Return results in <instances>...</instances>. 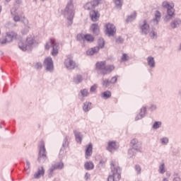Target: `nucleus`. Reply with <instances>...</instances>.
I'll list each match as a JSON object with an SVG mask.
<instances>
[{
  "label": "nucleus",
  "instance_id": "nucleus-43",
  "mask_svg": "<svg viewBox=\"0 0 181 181\" xmlns=\"http://www.w3.org/2000/svg\"><path fill=\"white\" fill-rule=\"evenodd\" d=\"M150 37H151V39H155L156 38V33H155V31H151L150 33Z\"/></svg>",
  "mask_w": 181,
  "mask_h": 181
},
{
  "label": "nucleus",
  "instance_id": "nucleus-23",
  "mask_svg": "<svg viewBox=\"0 0 181 181\" xmlns=\"http://www.w3.org/2000/svg\"><path fill=\"white\" fill-rule=\"evenodd\" d=\"M160 12L159 11H156L155 13V18L153 20V22H154V25H158L159 23V21H160Z\"/></svg>",
  "mask_w": 181,
  "mask_h": 181
},
{
  "label": "nucleus",
  "instance_id": "nucleus-41",
  "mask_svg": "<svg viewBox=\"0 0 181 181\" xmlns=\"http://www.w3.org/2000/svg\"><path fill=\"white\" fill-rule=\"evenodd\" d=\"M43 66L42 65V63L40 62H37L35 65V69H37V70H40Z\"/></svg>",
  "mask_w": 181,
  "mask_h": 181
},
{
  "label": "nucleus",
  "instance_id": "nucleus-6",
  "mask_svg": "<svg viewBox=\"0 0 181 181\" xmlns=\"http://www.w3.org/2000/svg\"><path fill=\"white\" fill-rule=\"evenodd\" d=\"M36 43V40L34 35H29L25 41V45H22V44H19V48L23 50V52H26L28 49H30L32 47V45H35Z\"/></svg>",
  "mask_w": 181,
  "mask_h": 181
},
{
  "label": "nucleus",
  "instance_id": "nucleus-8",
  "mask_svg": "<svg viewBox=\"0 0 181 181\" xmlns=\"http://www.w3.org/2000/svg\"><path fill=\"white\" fill-rule=\"evenodd\" d=\"M103 4V0H92L90 2L86 3L83 8L86 11H94L96 6H98L100 4Z\"/></svg>",
  "mask_w": 181,
  "mask_h": 181
},
{
  "label": "nucleus",
  "instance_id": "nucleus-46",
  "mask_svg": "<svg viewBox=\"0 0 181 181\" xmlns=\"http://www.w3.org/2000/svg\"><path fill=\"white\" fill-rule=\"evenodd\" d=\"M124 42V39L122 37H119L117 39H116V43H122Z\"/></svg>",
  "mask_w": 181,
  "mask_h": 181
},
{
  "label": "nucleus",
  "instance_id": "nucleus-52",
  "mask_svg": "<svg viewBox=\"0 0 181 181\" xmlns=\"http://www.w3.org/2000/svg\"><path fill=\"white\" fill-rule=\"evenodd\" d=\"M27 166H28V169H29L30 168V163H29V161H27Z\"/></svg>",
  "mask_w": 181,
  "mask_h": 181
},
{
  "label": "nucleus",
  "instance_id": "nucleus-27",
  "mask_svg": "<svg viewBox=\"0 0 181 181\" xmlns=\"http://www.w3.org/2000/svg\"><path fill=\"white\" fill-rule=\"evenodd\" d=\"M90 109H91V103L86 102L83 103V110L85 112L90 111Z\"/></svg>",
  "mask_w": 181,
  "mask_h": 181
},
{
  "label": "nucleus",
  "instance_id": "nucleus-55",
  "mask_svg": "<svg viewBox=\"0 0 181 181\" xmlns=\"http://www.w3.org/2000/svg\"><path fill=\"white\" fill-rule=\"evenodd\" d=\"M163 181H169V180H168V179L166 178H163Z\"/></svg>",
  "mask_w": 181,
  "mask_h": 181
},
{
  "label": "nucleus",
  "instance_id": "nucleus-7",
  "mask_svg": "<svg viewBox=\"0 0 181 181\" xmlns=\"http://www.w3.org/2000/svg\"><path fill=\"white\" fill-rule=\"evenodd\" d=\"M46 148L45 147V141H41L39 146L38 162H45L47 159Z\"/></svg>",
  "mask_w": 181,
  "mask_h": 181
},
{
  "label": "nucleus",
  "instance_id": "nucleus-45",
  "mask_svg": "<svg viewBox=\"0 0 181 181\" xmlns=\"http://www.w3.org/2000/svg\"><path fill=\"white\" fill-rule=\"evenodd\" d=\"M135 169L137 171V173H139V174L141 173V168L139 165H136Z\"/></svg>",
  "mask_w": 181,
  "mask_h": 181
},
{
  "label": "nucleus",
  "instance_id": "nucleus-5",
  "mask_svg": "<svg viewBox=\"0 0 181 181\" xmlns=\"http://www.w3.org/2000/svg\"><path fill=\"white\" fill-rule=\"evenodd\" d=\"M50 47H52V55L57 56V54L59 53V42L56 41V39L50 38L49 41L46 43L45 45L46 50H49Z\"/></svg>",
  "mask_w": 181,
  "mask_h": 181
},
{
  "label": "nucleus",
  "instance_id": "nucleus-34",
  "mask_svg": "<svg viewBox=\"0 0 181 181\" xmlns=\"http://www.w3.org/2000/svg\"><path fill=\"white\" fill-rule=\"evenodd\" d=\"M158 172H159V173H161V175H163V173H165L166 172V170H165V163H162L159 166Z\"/></svg>",
  "mask_w": 181,
  "mask_h": 181
},
{
  "label": "nucleus",
  "instance_id": "nucleus-36",
  "mask_svg": "<svg viewBox=\"0 0 181 181\" xmlns=\"http://www.w3.org/2000/svg\"><path fill=\"white\" fill-rule=\"evenodd\" d=\"M114 2L117 8L122 6V0H114Z\"/></svg>",
  "mask_w": 181,
  "mask_h": 181
},
{
  "label": "nucleus",
  "instance_id": "nucleus-39",
  "mask_svg": "<svg viewBox=\"0 0 181 181\" xmlns=\"http://www.w3.org/2000/svg\"><path fill=\"white\" fill-rule=\"evenodd\" d=\"M76 37H77V40H79V42H81V40L84 42V35L78 34Z\"/></svg>",
  "mask_w": 181,
  "mask_h": 181
},
{
  "label": "nucleus",
  "instance_id": "nucleus-38",
  "mask_svg": "<svg viewBox=\"0 0 181 181\" xmlns=\"http://www.w3.org/2000/svg\"><path fill=\"white\" fill-rule=\"evenodd\" d=\"M117 80H118L117 76H113L110 80V84H115Z\"/></svg>",
  "mask_w": 181,
  "mask_h": 181
},
{
  "label": "nucleus",
  "instance_id": "nucleus-14",
  "mask_svg": "<svg viewBox=\"0 0 181 181\" xmlns=\"http://www.w3.org/2000/svg\"><path fill=\"white\" fill-rule=\"evenodd\" d=\"M44 66L48 71H52L54 69L53 60L50 57H47L44 61Z\"/></svg>",
  "mask_w": 181,
  "mask_h": 181
},
{
  "label": "nucleus",
  "instance_id": "nucleus-47",
  "mask_svg": "<svg viewBox=\"0 0 181 181\" xmlns=\"http://www.w3.org/2000/svg\"><path fill=\"white\" fill-rule=\"evenodd\" d=\"M127 60H128L127 54H123V55L122 57V62H127Z\"/></svg>",
  "mask_w": 181,
  "mask_h": 181
},
{
  "label": "nucleus",
  "instance_id": "nucleus-3",
  "mask_svg": "<svg viewBox=\"0 0 181 181\" xmlns=\"http://www.w3.org/2000/svg\"><path fill=\"white\" fill-rule=\"evenodd\" d=\"M96 70H99L103 76L110 74L113 70L115 69L114 65H107L105 62H98L95 64Z\"/></svg>",
  "mask_w": 181,
  "mask_h": 181
},
{
  "label": "nucleus",
  "instance_id": "nucleus-32",
  "mask_svg": "<svg viewBox=\"0 0 181 181\" xmlns=\"http://www.w3.org/2000/svg\"><path fill=\"white\" fill-rule=\"evenodd\" d=\"M102 86L103 87H110V86H111V82L110 80L105 78V79H103V81H102Z\"/></svg>",
  "mask_w": 181,
  "mask_h": 181
},
{
  "label": "nucleus",
  "instance_id": "nucleus-22",
  "mask_svg": "<svg viewBox=\"0 0 181 181\" xmlns=\"http://www.w3.org/2000/svg\"><path fill=\"white\" fill-rule=\"evenodd\" d=\"M90 29L94 35H98L100 33V26L97 23L92 24Z\"/></svg>",
  "mask_w": 181,
  "mask_h": 181
},
{
  "label": "nucleus",
  "instance_id": "nucleus-28",
  "mask_svg": "<svg viewBox=\"0 0 181 181\" xmlns=\"http://www.w3.org/2000/svg\"><path fill=\"white\" fill-rule=\"evenodd\" d=\"M85 40L91 43V42H94V37L90 34H86L84 35V42Z\"/></svg>",
  "mask_w": 181,
  "mask_h": 181
},
{
  "label": "nucleus",
  "instance_id": "nucleus-49",
  "mask_svg": "<svg viewBox=\"0 0 181 181\" xmlns=\"http://www.w3.org/2000/svg\"><path fill=\"white\" fill-rule=\"evenodd\" d=\"M143 117H144V116H142V115L139 114V115L136 117L135 119H136V121H138V120H139V119H142Z\"/></svg>",
  "mask_w": 181,
  "mask_h": 181
},
{
  "label": "nucleus",
  "instance_id": "nucleus-57",
  "mask_svg": "<svg viewBox=\"0 0 181 181\" xmlns=\"http://www.w3.org/2000/svg\"><path fill=\"white\" fill-rule=\"evenodd\" d=\"M167 176H170V173H167Z\"/></svg>",
  "mask_w": 181,
  "mask_h": 181
},
{
  "label": "nucleus",
  "instance_id": "nucleus-10",
  "mask_svg": "<svg viewBox=\"0 0 181 181\" xmlns=\"http://www.w3.org/2000/svg\"><path fill=\"white\" fill-rule=\"evenodd\" d=\"M63 168H64V164L62 162L52 165V167L49 169L48 177H52L53 176L54 170H57V169L62 170Z\"/></svg>",
  "mask_w": 181,
  "mask_h": 181
},
{
  "label": "nucleus",
  "instance_id": "nucleus-33",
  "mask_svg": "<svg viewBox=\"0 0 181 181\" xmlns=\"http://www.w3.org/2000/svg\"><path fill=\"white\" fill-rule=\"evenodd\" d=\"M74 83L76 84H78V83H81L83 81V76L81 75H78L74 79Z\"/></svg>",
  "mask_w": 181,
  "mask_h": 181
},
{
  "label": "nucleus",
  "instance_id": "nucleus-56",
  "mask_svg": "<svg viewBox=\"0 0 181 181\" xmlns=\"http://www.w3.org/2000/svg\"><path fill=\"white\" fill-rule=\"evenodd\" d=\"M2 11V6H0V13Z\"/></svg>",
  "mask_w": 181,
  "mask_h": 181
},
{
  "label": "nucleus",
  "instance_id": "nucleus-13",
  "mask_svg": "<svg viewBox=\"0 0 181 181\" xmlns=\"http://www.w3.org/2000/svg\"><path fill=\"white\" fill-rule=\"evenodd\" d=\"M64 64L66 69H69V70H73L77 67V64H76V62H74V61L70 58L65 59Z\"/></svg>",
  "mask_w": 181,
  "mask_h": 181
},
{
  "label": "nucleus",
  "instance_id": "nucleus-2",
  "mask_svg": "<svg viewBox=\"0 0 181 181\" xmlns=\"http://www.w3.org/2000/svg\"><path fill=\"white\" fill-rule=\"evenodd\" d=\"M112 175H109L107 181H119L121 180V168L118 166L117 161H112L110 163Z\"/></svg>",
  "mask_w": 181,
  "mask_h": 181
},
{
  "label": "nucleus",
  "instance_id": "nucleus-9",
  "mask_svg": "<svg viewBox=\"0 0 181 181\" xmlns=\"http://www.w3.org/2000/svg\"><path fill=\"white\" fill-rule=\"evenodd\" d=\"M18 36V34L13 32H10L6 33V37L4 40H0V43L1 45H5V43H10V42H12L13 39H16V37Z\"/></svg>",
  "mask_w": 181,
  "mask_h": 181
},
{
  "label": "nucleus",
  "instance_id": "nucleus-18",
  "mask_svg": "<svg viewBox=\"0 0 181 181\" xmlns=\"http://www.w3.org/2000/svg\"><path fill=\"white\" fill-rule=\"evenodd\" d=\"M42 176H45V168L43 167L38 168L37 172L34 174V178L40 179Z\"/></svg>",
  "mask_w": 181,
  "mask_h": 181
},
{
  "label": "nucleus",
  "instance_id": "nucleus-26",
  "mask_svg": "<svg viewBox=\"0 0 181 181\" xmlns=\"http://www.w3.org/2000/svg\"><path fill=\"white\" fill-rule=\"evenodd\" d=\"M111 95L112 93L110 90H106L101 94L102 98H104L105 100H108V98H111Z\"/></svg>",
  "mask_w": 181,
  "mask_h": 181
},
{
  "label": "nucleus",
  "instance_id": "nucleus-16",
  "mask_svg": "<svg viewBox=\"0 0 181 181\" xmlns=\"http://www.w3.org/2000/svg\"><path fill=\"white\" fill-rule=\"evenodd\" d=\"M118 148H119V146H118L115 141H109L107 144V149L109 152L117 151Z\"/></svg>",
  "mask_w": 181,
  "mask_h": 181
},
{
  "label": "nucleus",
  "instance_id": "nucleus-12",
  "mask_svg": "<svg viewBox=\"0 0 181 181\" xmlns=\"http://www.w3.org/2000/svg\"><path fill=\"white\" fill-rule=\"evenodd\" d=\"M16 11H18L16 7H13L11 10V13L13 16L14 22H19L21 19L23 18V16H22V15H23V13H21L19 16V13H16Z\"/></svg>",
  "mask_w": 181,
  "mask_h": 181
},
{
  "label": "nucleus",
  "instance_id": "nucleus-40",
  "mask_svg": "<svg viewBox=\"0 0 181 181\" xmlns=\"http://www.w3.org/2000/svg\"><path fill=\"white\" fill-rule=\"evenodd\" d=\"M81 93L83 97H87V95H88V90H87L86 89H83L81 90Z\"/></svg>",
  "mask_w": 181,
  "mask_h": 181
},
{
  "label": "nucleus",
  "instance_id": "nucleus-31",
  "mask_svg": "<svg viewBox=\"0 0 181 181\" xmlns=\"http://www.w3.org/2000/svg\"><path fill=\"white\" fill-rule=\"evenodd\" d=\"M136 18V12L134 11L133 13L127 18V19L126 20V22H132V21H134Z\"/></svg>",
  "mask_w": 181,
  "mask_h": 181
},
{
  "label": "nucleus",
  "instance_id": "nucleus-54",
  "mask_svg": "<svg viewBox=\"0 0 181 181\" xmlns=\"http://www.w3.org/2000/svg\"><path fill=\"white\" fill-rule=\"evenodd\" d=\"M22 2V0H16V4H21Z\"/></svg>",
  "mask_w": 181,
  "mask_h": 181
},
{
  "label": "nucleus",
  "instance_id": "nucleus-53",
  "mask_svg": "<svg viewBox=\"0 0 181 181\" xmlns=\"http://www.w3.org/2000/svg\"><path fill=\"white\" fill-rule=\"evenodd\" d=\"M151 110H156V106H155V105H151Z\"/></svg>",
  "mask_w": 181,
  "mask_h": 181
},
{
  "label": "nucleus",
  "instance_id": "nucleus-15",
  "mask_svg": "<svg viewBox=\"0 0 181 181\" xmlns=\"http://www.w3.org/2000/svg\"><path fill=\"white\" fill-rule=\"evenodd\" d=\"M90 18L93 22H97L100 19V13L98 11L92 10L89 13Z\"/></svg>",
  "mask_w": 181,
  "mask_h": 181
},
{
  "label": "nucleus",
  "instance_id": "nucleus-51",
  "mask_svg": "<svg viewBox=\"0 0 181 181\" xmlns=\"http://www.w3.org/2000/svg\"><path fill=\"white\" fill-rule=\"evenodd\" d=\"M90 175L88 173H86L85 175L86 180H88V179H90Z\"/></svg>",
  "mask_w": 181,
  "mask_h": 181
},
{
  "label": "nucleus",
  "instance_id": "nucleus-35",
  "mask_svg": "<svg viewBox=\"0 0 181 181\" xmlns=\"http://www.w3.org/2000/svg\"><path fill=\"white\" fill-rule=\"evenodd\" d=\"M98 46L100 47V49H103L104 47V45H105V42H104V39L100 38L98 41Z\"/></svg>",
  "mask_w": 181,
  "mask_h": 181
},
{
  "label": "nucleus",
  "instance_id": "nucleus-24",
  "mask_svg": "<svg viewBox=\"0 0 181 181\" xmlns=\"http://www.w3.org/2000/svg\"><path fill=\"white\" fill-rule=\"evenodd\" d=\"M131 144L134 147L132 149L129 150V155H132V152H134V151L137 150V148H135V145H136V144H138V140H136V139H134L132 140Z\"/></svg>",
  "mask_w": 181,
  "mask_h": 181
},
{
  "label": "nucleus",
  "instance_id": "nucleus-58",
  "mask_svg": "<svg viewBox=\"0 0 181 181\" xmlns=\"http://www.w3.org/2000/svg\"><path fill=\"white\" fill-rule=\"evenodd\" d=\"M29 172H30V170H28V171L27 172V174H29Z\"/></svg>",
  "mask_w": 181,
  "mask_h": 181
},
{
  "label": "nucleus",
  "instance_id": "nucleus-20",
  "mask_svg": "<svg viewBox=\"0 0 181 181\" xmlns=\"http://www.w3.org/2000/svg\"><path fill=\"white\" fill-rule=\"evenodd\" d=\"M99 50H100V47H95L93 48L89 49L86 52V54L88 56H93V54H95V53H98Z\"/></svg>",
  "mask_w": 181,
  "mask_h": 181
},
{
  "label": "nucleus",
  "instance_id": "nucleus-61",
  "mask_svg": "<svg viewBox=\"0 0 181 181\" xmlns=\"http://www.w3.org/2000/svg\"><path fill=\"white\" fill-rule=\"evenodd\" d=\"M0 33H1V31H0Z\"/></svg>",
  "mask_w": 181,
  "mask_h": 181
},
{
  "label": "nucleus",
  "instance_id": "nucleus-60",
  "mask_svg": "<svg viewBox=\"0 0 181 181\" xmlns=\"http://www.w3.org/2000/svg\"><path fill=\"white\" fill-rule=\"evenodd\" d=\"M35 1H37V0H35ZM41 1H45V0H41Z\"/></svg>",
  "mask_w": 181,
  "mask_h": 181
},
{
  "label": "nucleus",
  "instance_id": "nucleus-17",
  "mask_svg": "<svg viewBox=\"0 0 181 181\" xmlns=\"http://www.w3.org/2000/svg\"><path fill=\"white\" fill-rule=\"evenodd\" d=\"M93 155V144L90 143L88 146H86L85 150V158L86 159H89L90 156Z\"/></svg>",
  "mask_w": 181,
  "mask_h": 181
},
{
  "label": "nucleus",
  "instance_id": "nucleus-11",
  "mask_svg": "<svg viewBox=\"0 0 181 181\" xmlns=\"http://www.w3.org/2000/svg\"><path fill=\"white\" fill-rule=\"evenodd\" d=\"M105 32L107 33L108 36H114V35H115V32H117L115 25L109 23L105 25Z\"/></svg>",
  "mask_w": 181,
  "mask_h": 181
},
{
  "label": "nucleus",
  "instance_id": "nucleus-1",
  "mask_svg": "<svg viewBox=\"0 0 181 181\" xmlns=\"http://www.w3.org/2000/svg\"><path fill=\"white\" fill-rule=\"evenodd\" d=\"M62 13L64 16L66 18L69 26H71V25H73L74 15H76V8H74V4H73V0H69L66 8L62 11Z\"/></svg>",
  "mask_w": 181,
  "mask_h": 181
},
{
  "label": "nucleus",
  "instance_id": "nucleus-21",
  "mask_svg": "<svg viewBox=\"0 0 181 181\" xmlns=\"http://www.w3.org/2000/svg\"><path fill=\"white\" fill-rule=\"evenodd\" d=\"M74 134L75 135L76 142H78V144H81V141H83V135L81 133L75 130L74 131Z\"/></svg>",
  "mask_w": 181,
  "mask_h": 181
},
{
  "label": "nucleus",
  "instance_id": "nucleus-29",
  "mask_svg": "<svg viewBox=\"0 0 181 181\" xmlns=\"http://www.w3.org/2000/svg\"><path fill=\"white\" fill-rule=\"evenodd\" d=\"M147 62L150 67H155V59H153V57H148L147 58Z\"/></svg>",
  "mask_w": 181,
  "mask_h": 181
},
{
  "label": "nucleus",
  "instance_id": "nucleus-59",
  "mask_svg": "<svg viewBox=\"0 0 181 181\" xmlns=\"http://www.w3.org/2000/svg\"><path fill=\"white\" fill-rule=\"evenodd\" d=\"M7 2H9V1H11V0H6Z\"/></svg>",
  "mask_w": 181,
  "mask_h": 181
},
{
  "label": "nucleus",
  "instance_id": "nucleus-19",
  "mask_svg": "<svg viewBox=\"0 0 181 181\" xmlns=\"http://www.w3.org/2000/svg\"><path fill=\"white\" fill-rule=\"evenodd\" d=\"M141 29L144 35H148V33H149V25L146 23V21H144V24L141 26Z\"/></svg>",
  "mask_w": 181,
  "mask_h": 181
},
{
  "label": "nucleus",
  "instance_id": "nucleus-37",
  "mask_svg": "<svg viewBox=\"0 0 181 181\" xmlns=\"http://www.w3.org/2000/svg\"><path fill=\"white\" fill-rule=\"evenodd\" d=\"M160 125H162V122H156L153 125V128L154 129H158V128H160Z\"/></svg>",
  "mask_w": 181,
  "mask_h": 181
},
{
  "label": "nucleus",
  "instance_id": "nucleus-25",
  "mask_svg": "<svg viewBox=\"0 0 181 181\" xmlns=\"http://www.w3.org/2000/svg\"><path fill=\"white\" fill-rule=\"evenodd\" d=\"M84 168L86 170H92V169H94V163L91 161L86 162L84 164Z\"/></svg>",
  "mask_w": 181,
  "mask_h": 181
},
{
  "label": "nucleus",
  "instance_id": "nucleus-42",
  "mask_svg": "<svg viewBox=\"0 0 181 181\" xmlns=\"http://www.w3.org/2000/svg\"><path fill=\"white\" fill-rule=\"evenodd\" d=\"M139 114L140 115H141L142 117H145V115L146 114V107H142Z\"/></svg>",
  "mask_w": 181,
  "mask_h": 181
},
{
  "label": "nucleus",
  "instance_id": "nucleus-44",
  "mask_svg": "<svg viewBox=\"0 0 181 181\" xmlns=\"http://www.w3.org/2000/svg\"><path fill=\"white\" fill-rule=\"evenodd\" d=\"M161 142H162V144H168V142H169V139L164 137V138L161 139Z\"/></svg>",
  "mask_w": 181,
  "mask_h": 181
},
{
  "label": "nucleus",
  "instance_id": "nucleus-30",
  "mask_svg": "<svg viewBox=\"0 0 181 181\" xmlns=\"http://www.w3.org/2000/svg\"><path fill=\"white\" fill-rule=\"evenodd\" d=\"M180 23H181L180 19H175L174 21L171 23V28H173V29H175V28H177V26H179Z\"/></svg>",
  "mask_w": 181,
  "mask_h": 181
},
{
  "label": "nucleus",
  "instance_id": "nucleus-48",
  "mask_svg": "<svg viewBox=\"0 0 181 181\" xmlns=\"http://www.w3.org/2000/svg\"><path fill=\"white\" fill-rule=\"evenodd\" d=\"M95 90H97V86L93 85V86L90 87V91L92 93H94V91H95Z\"/></svg>",
  "mask_w": 181,
  "mask_h": 181
},
{
  "label": "nucleus",
  "instance_id": "nucleus-4",
  "mask_svg": "<svg viewBox=\"0 0 181 181\" xmlns=\"http://www.w3.org/2000/svg\"><path fill=\"white\" fill-rule=\"evenodd\" d=\"M162 6L167 9L168 13L164 20L165 22H169L170 19L175 18V8H173L175 5H173V4H170L168 1H164L162 4Z\"/></svg>",
  "mask_w": 181,
  "mask_h": 181
},
{
  "label": "nucleus",
  "instance_id": "nucleus-50",
  "mask_svg": "<svg viewBox=\"0 0 181 181\" xmlns=\"http://www.w3.org/2000/svg\"><path fill=\"white\" fill-rule=\"evenodd\" d=\"M173 181H181L180 177L179 176L175 175V177L173 178Z\"/></svg>",
  "mask_w": 181,
  "mask_h": 181
}]
</instances>
